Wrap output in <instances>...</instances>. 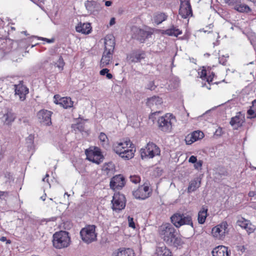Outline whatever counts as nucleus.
Masks as SVG:
<instances>
[{"label":"nucleus","instance_id":"nucleus-1","mask_svg":"<svg viewBox=\"0 0 256 256\" xmlns=\"http://www.w3.org/2000/svg\"><path fill=\"white\" fill-rule=\"evenodd\" d=\"M160 238L168 245L178 246L183 244L176 230L170 223H164L158 230Z\"/></svg>","mask_w":256,"mask_h":256},{"label":"nucleus","instance_id":"nucleus-2","mask_svg":"<svg viewBox=\"0 0 256 256\" xmlns=\"http://www.w3.org/2000/svg\"><path fill=\"white\" fill-rule=\"evenodd\" d=\"M112 148L116 154L124 160L132 158L136 152L134 144L130 140L115 142Z\"/></svg>","mask_w":256,"mask_h":256},{"label":"nucleus","instance_id":"nucleus-3","mask_svg":"<svg viewBox=\"0 0 256 256\" xmlns=\"http://www.w3.org/2000/svg\"><path fill=\"white\" fill-rule=\"evenodd\" d=\"M115 44V39L114 36L109 35L106 36L104 50L100 64V68H104L110 63L112 59Z\"/></svg>","mask_w":256,"mask_h":256},{"label":"nucleus","instance_id":"nucleus-4","mask_svg":"<svg viewBox=\"0 0 256 256\" xmlns=\"http://www.w3.org/2000/svg\"><path fill=\"white\" fill-rule=\"evenodd\" d=\"M53 246L56 248L60 249L68 246L70 243L68 233L66 231H60L53 235Z\"/></svg>","mask_w":256,"mask_h":256},{"label":"nucleus","instance_id":"nucleus-5","mask_svg":"<svg viewBox=\"0 0 256 256\" xmlns=\"http://www.w3.org/2000/svg\"><path fill=\"white\" fill-rule=\"evenodd\" d=\"M96 228L94 225H88L81 230L80 235L84 242L90 244L96 240L97 234Z\"/></svg>","mask_w":256,"mask_h":256},{"label":"nucleus","instance_id":"nucleus-6","mask_svg":"<svg viewBox=\"0 0 256 256\" xmlns=\"http://www.w3.org/2000/svg\"><path fill=\"white\" fill-rule=\"evenodd\" d=\"M132 36L140 42H144L146 39L152 36L154 32V29L148 26H144V28H140L136 26L132 28Z\"/></svg>","mask_w":256,"mask_h":256},{"label":"nucleus","instance_id":"nucleus-7","mask_svg":"<svg viewBox=\"0 0 256 256\" xmlns=\"http://www.w3.org/2000/svg\"><path fill=\"white\" fill-rule=\"evenodd\" d=\"M171 222L177 228L183 225H190L193 228L191 216L180 213H176L170 217Z\"/></svg>","mask_w":256,"mask_h":256},{"label":"nucleus","instance_id":"nucleus-8","mask_svg":"<svg viewBox=\"0 0 256 256\" xmlns=\"http://www.w3.org/2000/svg\"><path fill=\"white\" fill-rule=\"evenodd\" d=\"M140 152L142 159H148L160 155V150L155 144L149 142L144 148L140 150Z\"/></svg>","mask_w":256,"mask_h":256},{"label":"nucleus","instance_id":"nucleus-9","mask_svg":"<svg viewBox=\"0 0 256 256\" xmlns=\"http://www.w3.org/2000/svg\"><path fill=\"white\" fill-rule=\"evenodd\" d=\"M174 118L170 114H166L160 117L158 120V124L160 130L164 132H170L172 128V124Z\"/></svg>","mask_w":256,"mask_h":256},{"label":"nucleus","instance_id":"nucleus-10","mask_svg":"<svg viewBox=\"0 0 256 256\" xmlns=\"http://www.w3.org/2000/svg\"><path fill=\"white\" fill-rule=\"evenodd\" d=\"M126 198L122 194L115 193L112 200V208L116 212H120L126 206Z\"/></svg>","mask_w":256,"mask_h":256},{"label":"nucleus","instance_id":"nucleus-11","mask_svg":"<svg viewBox=\"0 0 256 256\" xmlns=\"http://www.w3.org/2000/svg\"><path fill=\"white\" fill-rule=\"evenodd\" d=\"M228 224L226 222H222L212 228V234L214 237L218 240H222L228 232Z\"/></svg>","mask_w":256,"mask_h":256},{"label":"nucleus","instance_id":"nucleus-12","mask_svg":"<svg viewBox=\"0 0 256 256\" xmlns=\"http://www.w3.org/2000/svg\"><path fill=\"white\" fill-rule=\"evenodd\" d=\"M19 34V32H16V28L14 26H8L7 31V34H6L9 40L16 41L18 46L20 48H26L28 46V40L24 38L22 40H18V36L16 34Z\"/></svg>","mask_w":256,"mask_h":256},{"label":"nucleus","instance_id":"nucleus-13","mask_svg":"<svg viewBox=\"0 0 256 256\" xmlns=\"http://www.w3.org/2000/svg\"><path fill=\"white\" fill-rule=\"evenodd\" d=\"M152 192V190L146 184H144L133 192V196L136 199L144 200L148 198Z\"/></svg>","mask_w":256,"mask_h":256},{"label":"nucleus","instance_id":"nucleus-14","mask_svg":"<svg viewBox=\"0 0 256 256\" xmlns=\"http://www.w3.org/2000/svg\"><path fill=\"white\" fill-rule=\"evenodd\" d=\"M14 94L18 96L20 101H24L26 96L29 92L28 88L24 84L22 81H20L18 84H14Z\"/></svg>","mask_w":256,"mask_h":256},{"label":"nucleus","instance_id":"nucleus-15","mask_svg":"<svg viewBox=\"0 0 256 256\" xmlns=\"http://www.w3.org/2000/svg\"><path fill=\"white\" fill-rule=\"evenodd\" d=\"M126 183L125 179L122 174H118L113 176L110 181V188L114 190H118L122 188Z\"/></svg>","mask_w":256,"mask_h":256},{"label":"nucleus","instance_id":"nucleus-16","mask_svg":"<svg viewBox=\"0 0 256 256\" xmlns=\"http://www.w3.org/2000/svg\"><path fill=\"white\" fill-rule=\"evenodd\" d=\"M146 57V54L144 51L135 50L127 54L126 60L130 63H136L140 62Z\"/></svg>","mask_w":256,"mask_h":256},{"label":"nucleus","instance_id":"nucleus-17","mask_svg":"<svg viewBox=\"0 0 256 256\" xmlns=\"http://www.w3.org/2000/svg\"><path fill=\"white\" fill-rule=\"evenodd\" d=\"M236 224L245 230L248 234L254 232L256 230L255 226L252 224L250 220L243 217H240L238 218L236 221Z\"/></svg>","mask_w":256,"mask_h":256},{"label":"nucleus","instance_id":"nucleus-18","mask_svg":"<svg viewBox=\"0 0 256 256\" xmlns=\"http://www.w3.org/2000/svg\"><path fill=\"white\" fill-rule=\"evenodd\" d=\"M52 112L51 111L42 110L38 113V117L40 122L46 125L50 126L52 124L51 116Z\"/></svg>","mask_w":256,"mask_h":256},{"label":"nucleus","instance_id":"nucleus-19","mask_svg":"<svg viewBox=\"0 0 256 256\" xmlns=\"http://www.w3.org/2000/svg\"><path fill=\"white\" fill-rule=\"evenodd\" d=\"M179 14L180 16H192V10L190 0H180Z\"/></svg>","mask_w":256,"mask_h":256},{"label":"nucleus","instance_id":"nucleus-20","mask_svg":"<svg viewBox=\"0 0 256 256\" xmlns=\"http://www.w3.org/2000/svg\"><path fill=\"white\" fill-rule=\"evenodd\" d=\"M54 102L60 104L64 108H71L73 106V102L70 98H60V96L58 94L54 95Z\"/></svg>","mask_w":256,"mask_h":256},{"label":"nucleus","instance_id":"nucleus-21","mask_svg":"<svg viewBox=\"0 0 256 256\" xmlns=\"http://www.w3.org/2000/svg\"><path fill=\"white\" fill-rule=\"evenodd\" d=\"M212 256H230L228 248L224 246L214 248L212 252Z\"/></svg>","mask_w":256,"mask_h":256},{"label":"nucleus","instance_id":"nucleus-22","mask_svg":"<svg viewBox=\"0 0 256 256\" xmlns=\"http://www.w3.org/2000/svg\"><path fill=\"white\" fill-rule=\"evenodd\" d=\"M84 4L86 10L91 14H94V12H98L100 9V4L94 0H87Z\"/></svg>","mask_w":256,"mask_h":256},{"label":"nucleus","instance_id":"nucleus-23","mask_svg":"<svg viewBox=\"0 0 256 256\" xmlns=\"http://www.w3.org/2000/svg\"><path fill=\"white\" fill-rule=\"evenodd\" d=\"M244 122V116L239 114L232 118L230 124L234 127V129H238L242 126Z\"/></svg>","mask_w":256,"mask_h":256},{"label":"nucleus","instance_id":"nucleus-24","mask_svg":"<svg viewBox=\"0 0 256 256\" xmlns=\"http://www.w3.org/2000/svg\"><path fill=\"white\" fill-rule=\"evenodd\" d=\"M162 34H166L168 36L177 37L178 35L182 34V31L176 26H172L166 30H162Z\"/></svg>","mask_w":256,"mask_h":256},{"label":"nucleus","instance_id":"nucleus-25","mask_svg":"<svg viewBox=\"0 0 256 256\" xmlns=\"http://www.w3.org/2000/svg\"><path fill=\"white\" fill-rule=\"evenodd\" d=\"M201 184V178L200 177H196L191 180L188 188V192L191 193L198 188Z\"/></svg>","mask_w":256,"mask_h":256},{"label":"nucleus","instance_id":"nucleus-26","mask_svg":"<svg viewBox=\"0 0 256 256\" xmlns=\"http://www.w3.org/2000/svg\"><path fill=\"white\" fill-rule=\"evenodd\" d=\"M91 26L90 23L80 22L76 27V30L78 32L83 34H88L91 32Z\"/></svg>","mask_w":256,"mask_h":256},{"label":"nucleus","instance_id":"nucleus-27","mask_svg":"<svg viewBox=\"0 0 256 256\" xmlns=\"http://www.w3.org/2000/svg\"><path fill=\"white\" fill-rule=\"evenodd\" d=\"M208 209L206 206H202L198 213V222L200 224H204L208 216Z\"/></svg>","mask_w":256,"mask_h":256},{"label":"nucleus","instance_id":"nucleus-28","mask_svg":"<svg viewBox=\"0 0 256 256\" xmlns=\"http://www.w3.org/2000/svg\"><path fill=\"white\" fill-rule=\"evenodd\" d=\"M156 254L157 256H172L170 250L164 245L157 248Z\"/></svg>","mask_w":256,"mask_h":256},{"label":"nucleus","instance_id":"nucleus-29","mask_svg":"<svg viewBox=\"0 0 256 256\" xmlns=\"http://www.w3.org/2000/svg\"><path fill=\"white\" fill-rule=\"evenodd\" d=\"M162 100L158 96H154L148 99L146 104L148 106L152 107L154 105H160L162 104Z\"/></svg>","mask_w":256,"mask_h":256},{"label":"nucleus","instance_id":"nucleus-30","mask_svg":"<svg viewBox=\"0 0 256 256\" xmlns=\"http://www.w3.org/2000/svg\"><path fill=\"white\" fill-rule=\"evenodd\" d=\"M4 124L6 125H10L14 120L16 116L14 113L8 112L4 116Z\"/></svg>","mask_w":256,"mask_h":256},{"label":"nucleus","instance_id":"nucleus-31","mask_svg":"<svg viewBox=\"0 0 256 256\" xmlns=\"http://www.w3.org/2000/svg\"><path fill=\"white\" fill-rule=\"evenodd\" d=\"M86 158L88 160L91 161L94 163L96 164H100L103 160V156H100L97 155V156H92V154H86Z\"/></svg>","mask_w":256,"mask_h":256},{"label":"nucleus","instance_id":"nucleus-32","mask_svg":"<svg viewBox=\"0 0 256 256\" xmlns=\"http://www.w3.org/2000/svg\"><path fill=\"white\" fill-rule=\"evenodd\" d=\"M234 9L240 12L247 13L251 11V9L248 6L244 4L236 6L234 7Z\"/></svg>","mask_w":256,"mask_h":256},{"label":"nucleus","instance_id":"nucleus-33","mask_svg":"<svg viewBox=\"0 0 256 256\" xmlns=\"http://www.w3.org/2000/svg\"><path fill=\"white\" fill-rule=\"evenodd\" d=\"M204 137V133L200 131H195L191 134V138H194L193 140L196 141Z\"/></svg>","mask_w":256,"mask_h":256},{"label":"nucleus","instance_id":"nucleus-34","mask_svg":"<svg viewBox=\"0 0 256 256\" xmlns=\"http://www.w3.org/2000/svg\"><path fill=\"white\" fill-rule=\"evenodd\" d=\"M166 20V17H152L151 20L154 25H158Z\"/></svg>","mask_w":256,"mask_h":256},{"label":"nucleus","instance_id":"nucleus-35","mask_svg":"<svg viewBox=\"0 0 256 256\" xmlns=\"http://www.w3.org/2000/svg\"><path fill=\"white\" fill-rule=\"evenodd\" d=\"M109 70L105 68H103L100 72V74L101 76H104L106 75V77L108 79L110 80L112 78V75L110 73H109Z\"/></svg>","mask_w":256,"mask_h":256},{"label":"nucleus","instance_id":"nucleus-36","mask_svg":"<svg viewBox=\"0 0 256 256\" xmlns=\"http://www.w3.org/2000/svg\"><path fill=\"white\" fill-rule=\"evenodd\" d=\"M120 254L123 256H134V252L132 249L127 248L120 252Z\"/></svg>","mask_w":256,"mask_h":256},{"label":"nucleus","instance_id":"nucleus-37","mask_svg":"<svg viewBox=\"0 0 256 256\" xmlns=\"http://www.w3.org/2000/svg\"><path fill=\"white\" fill-rule=\"evenodd\" d=\"M55 65L60 70H63L64 66V62L63 58H62V56H60L58 57V59L57 62L55 64Z\"/></svg>","mask_w":256,"mask_h":256},{"label":"nucleus","instance_id":"nucleus-38","mask_svg":"<svg viewBox=\"0 0 256 256\" xmlns=\"http://www.w3.org/2000/svg\"><path fill=\"white\" fill-rule=\"evenodd\" d=\"M247 37L248 40H250V42L252 44H253V43L255 42L256 40V35L255 33L252 32H248L247 34Z\"/></svg>","mask_w":256,"mask_h":256},{"label":"nucleus","instance_id":"nucleus-39","mask_svg":"<svg viewBox=\"0 0 256 256\" xmlns=\"http://www.w3.org/2000/svg\"><path fill=\"white\" fill-rule=\"evenodd\" d=\"M98 138L100 142H102L103 145L107 143L108 138L106 135L104 133L100 132Z\"/></svg>","mask_w":256,"mask_h":256},{"label":"nucleus","instance_id":"nucleus-40","mask_svg":"<svg viewBox=\"0 0 256 256\" xmlns=\"http://www.w3.org/2000/svg\"><path fill=\"white\" fill-rule=\"evenodd\" d=\"M247 114H248V118H252L256 117V112L250 107V109L248 110Z\"/></svg>","mask_w":256,"mask_h":256},{"label":"nucleus","instance_id":"nucleus-41","mask_svg":"<svg viewBox=\"0 0 256 256\" xmlns=\"http://www.w3.org/2000/svg\"><path fill=\"white\" fill-rule=\"evenodd\" d=\"M130 178V181L134 184H138L140 180V177L136 175L131 176Z\"/></svg>","mask_w":256,"mask_h":256},{"label":"nucleus","instance_id":"nucleus-42","mask_svg":"<svg viewBox=\"0 0 256 256\" xmlns=\"http://www.w3.org/2000/svg\"><path fill=\"white\" fill-rule=\"evenodd\" d=\"M200 77L202 80H205L207 76L206 70L205 69H202L201 71L198 72Z\"/></svg>","mask_w":256,"mask_h":256},{"label":"nucleus","instance_id":"nucleus-43","mask_svg":"<svg viewBox=\"0 0 256 256\" xmlns=\"http://www.w3.org/2000/svg\"><path fill=\"white\" fill-rule=\"evenodd\" d=\"M194 138H191V134L188 135L185 138L186 142L187 144H191L193 142H195L194 140H193Z\"/></svg>","mask_w":256,"mask_h":256},{"label":"nucleus","instance_id":"nucleus-44","mask_svg":"<svg viewBox=\"0 0 256 256\" xmlns=\"http://www.w3.org/2000/svg\"><path fill=\"white\" fill-rule=\"evenodd\" d=\"M241 0H224V2L230 6H234L240 3Z\"/></svg>","mask_w":256,"mask_h":256},{"label":"nucleus","instance_id":"nucleus-45","mask_svg":"<svg viewBox=\"0 0 256 256\" xmlns=\"http://www.w3.org/2000/svg\"><path fill=\"white\" fill-rule=\"evenodd\" d=\"M156 86L154 84V81H150L147 84L146 88L150 90H155Z\"/></svg>","mask_w":256,"mask_h":256},{"label":"nucleus","instance_id":"nucleus-46","mask_svg":"<svg viewBox=\"0 0 256 256\" xmlns=\"http://www.w3.org/2000/svg\"><path fill=\"white\" fill-rule=\"evenodd\" d=\"M50 20L54 24H60L61 23L60 17H50Z\"/></svg>","mask_w":256,"mask_h":256},{"label":"nucleus","instance_id":"nucleus-47","mask_svg":"<svg viewBox=\"0 0 256 256\" xmlns=\"http://www.w3.org/2000/svg\"><path fill=\"white\" fill-rule=\"evenodd\" d=\"M228 58V56H220L219 58V62L220 64L222 65H226V62H227L226 58Z\"/></svg>","mask_w":256,"mask_h":256},{"label":"nucleus","instance_id":"nucleus-48","mask_svg":"<svg viewBox=\"0 0 256 256\" xmlns=\"http://www.w3.org/2000/svg\"><path fill=\"white\" fill-rule=\"evenodd\" d=\"M86 154H92V156H96V155H98L100 156H102V154H101V152L99 150H96L95 151H91V152H86Z\"/></svg>","mask_w":256,"mask_h":256},{"label":"nucleus","instance_id":"nucleus-49","mask_svg":"<svg viewBox=\"0 0 256 256\" xmlns=\"http://www.w3.org/2000/svg\"><path fill=\"white\" fill-rule=\"evenodd\" d=\"M128 226L130 227L135 228V224L134 222V219L132 218H130V216L128 217Z\"/></svg>","mask_w":256,"mask_h":256},{"label":"nucleus","instance_id":"nucleus-50","mask_svg":"<svg viewBox=\"0 0 256 256\" xmlns=\"http://www.w3.org/2000/svg\"><path fill=\"white\" fill-rule=\"evenodd\" d=\"M202 163L203 162L201 160H200L198 161L197 160L196 162L194 164V168L197 170L200 169L202 166Z\"/></svg>","mask_w":256,"mask_h":256},{"label":"nucleus","instance_id":"nucleus-51","mask_svg":"<svg viewBox=\"0 0 256 256\" xmlns=\"http://www.w3.org/2000/svg\"><path fill=\"white\" fill-rule=\"evenodd\" d=\"M38 40H44L46 42L48 43H53L54 42V38L48 39L47 38H44L42 37H37Z\"/></svg>","mask_w":256,"mask_h":256},{"label":"nucleus","instance_id":"nucleus-52","mask_svg":"<svg viewBox=\"0 0 256 256\" xmlns=\"http://www.w3.org/2000/svg\"><path fill=\"white\" fill-rule=\"evenodd\" d=\"M214 76V74L213 72H212V74L209 75L208 76H206V82H208V84L212 81Z\"/></svg>","mask_w":256,"mask_h":256},{"label":"nucleus","instance_id":"nucleus-53","mask_svg":"<svg viewBox=\"0 0 256 256\" xmlns=\"http://www.w3.org/2000/svg\"><path fill=\"white\" fill-rule=\"evenodd\" d=\"M196 161H197V158L196 156H190L188 160V162L192 164H194L195 162H196Z\"/></svg>","mask_w":256,"mask_h":256},{"label":"nucleus","instance_id":"nucleus-54","mask_svg":"<svg viewBox=\"0 0 256 256\" xmlns=\"http://www.w3.org/2000/svg\"><path fill=\"white\" fill-rule=\"evenodd\" d=\"M0 240L2 242H6V244H11L12 242L10 240H7L5 236H2L0 238Z\"/></svg>","mask_w":256,"mask_h":256},{"label":"nucleus","instance_id":"nucleus-55","mask_svg":"<svg viewBox=\"0 0 256 256\" xmlns=\"http://www.w3.org/2000/svg\"><path fill=\"white\" fill-rule=\"evenodd\" d=\"M8 40V36L6 35L3 36V35H2L0 34V42L2 40Z\"/></svg>","mask_w":256,"mask_h":256},{"label":"nucleus","instance_id":"nucleus-56","mask_svg":"<svg viewBox=\"0 0 256 256\" xmlns=\"http://www.w3.org/2000/svg\"><path fill=\"white\" fill-rule=\"evenodd\" d=\"M256 112V100H254L252 102V106H250Z\"/></svg>","mask_w":256,"mask_h":256},{"label":"nucleus","instance_id":"nucleus-57","mask_svg":"<svg viewBox=\"0 0 256 256\" xmlns=\"http://www.w3.org/2000/svg\"><path fill=\"white\" fill-rule=\"evenodd\" d=\"M114 23H115V18L113 17L112 18H111V20H110V25L112 26L113 24H114Z\"/></svg>","mask_w":256,"mask_h":256},{"label":"nucleus","instance_id":"nucleus-58","mask_svg":"<svg viewBox=\"0 0 256 256\" xmlns=\"http://www.w3.org/2000/svg\"><path fill=\"white\" fill-rule=\"evenodd\" d=\"M112 2L110 0H108L105 2V5L106 6H110L112 5Z\"/></svg>","mask_w":256,"mask_h":256},{"label":"nucleus","instance_id":"nucleus-59","mask_svg":"<svg viewBox=\"0 0 256 256\" xmlns=\"http://www.w3.org/2000/svg\"><path fill=\"white\" fill-rule=\"evenodd\" d=\"M48 176H49V175H48V174H46V177H45V178H44L42 179V181H44V182H46H46H48V179H46V178L47 177H48Z\"/></svg>","mask_w":256,"mask_h":256},{"label":"nucleus","instance_id":"nucleus-60","mask_svg":"<svg viewBox=\"0 0 256 256\" xmlns=\"http://www.w3.org/2000/svg\"><path fill=\"white\" fill-rule=\"evenodd\" d=\"M46 194H44V196H42L40 197V199L44 201L46 200Z\"/></svg>","mask_w":256,"mask_h":256},{"label":"nucleus","instance_id":"nucleus-61","mask_svg":"<svg viewBox=\"0 0 256 256\" xmlns=\"http://www.w3.org/2000/svg\"><path fill=\"white\" fill-rule=\"evenodd\" d=\"M160 112H155L154 114H152L151 116H150V118H152L153 117V116H156L157 114H158Z\"/></svg>","mask_w":256,"mask_h":256},{"label":"nucleus","instance_id":"nucleus-62","mask_svg":"<svg viewBox=\"0 0 256 256\" xmlns=\"http://www.w3.org/2000/svg\"><path fill=\"white\" fill-rule=\"evenodd\" d=\"M4 25L3 20L0 18V27Z\"/></svg>","mask_w":256,"mask_h":256},{"label":"nucleus","instance_id":"nucleus-63","mask_svg":"<svg viewBox=\"0 0 256 256\" xmlns=\"http://www.w3.org/2000/svg\"><path fill=\"white\" fill-rule=\"evenodd\" d=\"M248 196H254V192H250L248 194Z\"/></svg>","mask_w":256,"mask_h":256},{"label":"nucleus","instance_id":"nucleus-64","mask_svg":"<svg viewBox=\"0 0 256 256\" xmlns=\"http://www.w3.org/2000/svg\"><path fill=\"white\" fill-rule=\"evenodd\" d=\"M112 256H119L118 253H114L112 255Z\"/></svg>","mask_w":256,"mask_h":256}]
</instances>
